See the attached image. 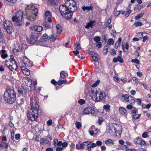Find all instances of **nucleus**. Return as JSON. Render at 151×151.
<instances>
[{
    "label": "nucleus",
    "instance_id": "obj_43",
    "mask_svg": "<svg viewBox=\"0 0 151 151\" xmlns=\"http://www.w3.org/2000/svg\"><path fill=\"white\" fill-rule=\"evenodd\" d=\"M110 106L109 105H106L104 106L103 108L104 109L107 111H108L110 108Z\"/></svg>",
    "mask_w": 151,
    "mask_h": 151
},
{
    "label": "nucleus",
    "instance_id": "obj_64",
    "mask_svg": "<svg viewBox=\"0 0 151 151\" xmlns=\"http://www.w3.org/2000/svg\"><path fill=\"white\" fill-rule=\"evenodd\" d=\"M63 150L62 147H58L56 148V151H61Z\"/></svg>",
    "mask_w": 151,
    "mask_h": 151
},
{
    "label": "nucleus",
    "instance_id": "obj_27",
    "mask_svg": "<svg viewBox=\"0 0 151 151\" xmlns=\"http://www.w3.org/2000/svg\"><path fill=\"white\" fill-rule=\"evenodd\" d=\"M119 111L122 114H124L126 113L127 112L126 109L122 107H120L119 108Z\"/></svg>",
    "mask_w": 151,
    "mask_h": 151
},
{
    "label": "nucleus",
    "instance_id": "obj_28",
    "mask_svg": "<svg viewBox=\"0 0 151 151\" xmlns=\"http://www.w3.org/2000/svg\"><path fill=\"white\" fill-rule=\"evenodd\" d=\"M56 29L57 32L58 33H60L62 31V28L61 26L59 24H57L56 26Z\"/></svg>",
    "mask_w": 151,
    "mask_h": 151
},
{
    "label": "nucleus",
    "instance_id": "obj_44",
    "mask_svg": "<svg viewBox=\"0 0 151 151\" xmlns=\"http://www.w3.org/2000/svg\"><path fill=\"white\" fill-rule=\"evenodd\" d=\"M76 125L77 128L78 129L80 128L81 126V125L80 123L78 122H76Z\"/></svg>",
    "mask_w": 151,
    "mask_h": 151
},
{
    "label": "nucleus",
    "instance_id": "obj_6",
    "mask_svg": "<svg viewBox=\"0 0 151 151\" xmlns=\"http://www.w3.org/2000/svg\"><path fill=\"white\" fill-rule=\"evenodd\" d=\"M39 37V35L37 33H32L30 39L28 40V42L30 44H34L35 45H38L39 43L38 40V38Z\"/></svg>",
    "mask_w": 151,
    "mask_h": 151
},
{
    "label": "nucleus",
    "instance_id": "obj_56",
    "mask_svg": "<svg viewBox=\"0 0 151 151\" xmlns=\"http://www.w3.org/2000/svg\"><path fill=\"white\" fill-rule=\"evenodd\" d=\"M102 143L101 141H98L96 142V144L97 145V146H100L102 145Z\"/></svg>",
    "mask_w": 151,
    "mask_h": 151
},
{
    "label": "nucleus",
    "instance_id": "obj_11",
    "mask_svg": "<svg viewBox=\"0 0 151 151\" xmlns=\"http://www.w3.org/2000/svg\"><path fill=\"white\" fill-rule=\"evenodd\" d=\"M83 113L86 114L90 113L94 114L95 111L93 107L89 106L84 109Z\"/></svg>",
    "mask_w": 151,
    "mask_h": 151
},
{
    "label": "nucleus",
    "instance_id": "obj_12",
    "mask_svg": "<svg viewBox=\"0 0 151 151\" xmlns=\"http://www.w3.org/2000/svg\"><path fill=\"white\" fill-rule=\"evenodd\" d=\"M12 20L13 22H15V24L17 26H21L23 24L22 19H20V20H19L18 17H16L14 15L12 17Z\"/></svg>",
    "mask_w": 151,
    "mask_h": 151
},
{
    "label": "nucleus",
    "instance_id": "obj_1",
    "mask_svg": "<svg viewBox=\"0 0 151 151\" xmlns=\"http://www.w3.org/2000/svg\"><path fill=\"white\" fill-rule=\"evenodd\" d=\"M16 94L13 88H9L4 92V99L7 102L13 103L16 99Z\"/></svg>",
    "mask_w": 151,
    "mask_h": 151
},
{
    "label": "nucleus",
    "instance_id": "obj_41",
    "mask_svg": "<svg viewBox=\"0 0 151 151\" xmlns=\"http://www.w3.org/2000/svg\"><path fill=\"white\" fill-rule=\"evenodd\" d=\"M108 44L109 45H111L113 44L114 43V41L113 39H110L108 40Z\"/></svg>",
    "mask_w": 151,
    "mask_h": 151
},
{
    "label": "nucleus",
    "instance_id": "obj_31",
    "mask_svg": "<svg viewBox=\"0 0 151 151\" xmlns=\"http://www.w3.org/2000/svg\"><path fill=\"white\" fill-rule=\"evenodd\" d=\"M105 143L108 145L113 144V141L112 140L110 139H109L108 140H106Z\"/></svg>",
    "mask_w": 151,
    "mask_h": 151
},
{
    "label": "nucleus",
    "instance_id": "obj_45",
    "mask_svg": "<svg viewBox=\"0 0 151 151\" xmlns=\"http://www.w3.org/2000/svg\"><path fill=\"white\" fill-rule=\"evenodd\" d=\"M136 27H137L139 26H142V23L141 22H137L134 23Z\"/></svg>",
    "mask_w": 151,
    "mask_h": 151
},
{
    "label": "nucleus",
    "instance_id": "obj_53",
    "mask_svg": "<svg viewBox=\"0 0 151 151\" xmlns=\"http://www.w3.org/2000/svg\"><path fill=\"white\" fill-rule=\"evenodd\" d=\"M10 62H11V63H13V61H15L14 60V57L12 55L10 56V58L9 59Z\"/></svg>",
    "mask_w": 151,
    "mask_h": 151
},
{
    "label": "nucleus",
    "instance_id": "obj_39",
    "mask_svg": "<svg viewBox=\"0 0 151 151\" xmlns=\"http://www.w3.org/2000/svg\"><path fill=\"white\" fill-rule=\"evenodd\" d=\"M94 40L97 43L99 42L101 40V38L97 36L95 37L94 38Z\"/></svg>",
    "mask_w": 151,
    "mask_h": 151
},
{
    "label": "nucleus",
    "instance_id": "obj_4",
    "mask_svg": "<svg viewBox=\"0 0 151 151\" xmlns=\"http://www.w3.org/2000/svg\"><path fill=\"white\" fill-rule=\"evenodd\" d=\"M121 127L119 125L113 124L109 125V132L112 135H116V132L119 134L121 132Z\"/></svg>",
    "mask_w": 151,
    "mask_h": 151
},
{
    "label": "nucleus",
    "instance_id": "obj_62",
    "mask_svg": "<svg viewBox=\"0 0 151 151\" xmlns=\"http://www.w3.org/2000/svg\"><path fill=\"white\" fill-rule=\"evenodd\" d=\"M137 104L139 105H140L141 104V100L139 99H137Z\"/></svg>",
    "mask_w": 151,
    "mask_h": 151
},
{
    "label": "nucleus",
    "instance_id": "obj_9",
    "mask_svg": "<svg viewBox=\"0 0 151 151\" xmlns=\"http://www.w3.org/2000/svg\"><path fill=\"white\" fill-rule=\"evenodd\" d=\"M4 25L6 28L7 33L9 34H11L12 30L11 22L9 21H6L5 22L4 24Z\"/></svg>",
    "mask_w": 151,
    "mask_h": 151
},
{
    "label": "nucleus",
    "instance_id": "obj_8",
    "mask_svg": "<svg viewBox=\"0 0 151 151\" xmlns=\"http://www.w3.org/2000/svg\"><path fill=\"white\" fill-rule=\"evenodd\" d=\"M31 111V112H28L27 117L29 120H31L32 121H34L38 118V112L36 110Z\"/></svg>",
    "mask_w": 151,
    "mask_h": 151
},
{
    "label": "nucleus",
    "instance_id": "obj_40",
    "mask_svg": "<svg viewBox=\"0 0 151 151\" xmlns=\"http://www.w3.org/2000/svg\"><path fill=\"white\" fill-rule=\"evenodd\" d=\"M100 82V81L99 80H97L96 82H95L92 85V86L93 87H96L99 84Z\"/></svg>",
    "mask_w": 151,
    "mask_h": 151
},
{
    "label": "nucleus",
    "instance_id": "obj_22",
    "mask_svg": "<svg viewBox=\"0 0 151 151\" xmlns=\"http://www.w3.org/2000/svg\"><path fill=\"white\" fill-rule=\"evenodd\" d=\"M91 142H89L88 141H85L82 143H81V148L82 149H83L85 148V146H87L88 145H89Z\"/></svg>",
    "mask_w": 151,
    "mask_h": 151
},
{
    "label": "nucleus",
    "instance_id": "obj_60",
    "mask_svg": "<svg viewBox=\"0 0 151 151\" xmlns=\"http://www.w3.org/2000/svg\"><path fill=\"white\" fill-rule=\"evenodd\" d=\"M137 76L139 77H141L143 75L142 73L139 71L137 72Z\"/></svg>",
    "mask_w": 151,
    "mask_h": 151
},
{
    "label": "nucleus",
    "instance_id": "obj_54",
    "mask_svg": "<svg viewBox=\"0 0 151 151\" xmlns=\"http://www.w3.org/2000/svg\"><path fill=\"white\" fill-rule=\"evenodd\" d=\"M148 136L147 133V132H144L142 134V137L145 138L147 137Z\"/></svg>",
    "mask_w": 151,
    "mask_h": 151
},
{
    "label": "nucleus",
    "instance_id": "obj_26",
    "mask_svg": "<svg viewBox=\"0 0 151 151\" xmlns=\"http://www.w3.org/2000/svg\"><path fill=\"white\" fill-rule=\"evenodd\" d=\"M8 147V144L5 143L4 142H3L1 144H0V147L2 148L7 149Z\"/></svg>",
    "mask_w": 151,
    "mask_h": 151
},
{
    "label": "nucleus",
    "instance_id": "obj_55",
    "mask_svg": "<svg viewBox=\"0 0 151 151\" xmlns=\"http://www.w3.org/2000/svg\"><path fill=\"white\" fill-rule=\"evenodd\" d=\"M52 123V120L51 119H49L47 121V124L49 126L51 125Z\"/></svg>",
    "mask_w": 151,
    "mask_h": 151
},
{
    "label": "nucleus",
    "instance_id": "obj_18",
    "mask_svg": "<svg viewBox=\"0 0 151 151\" xmlns=\"http://www.w3.org/2000/svg\"><path fill=\"white\" fill-rule=\"evenodd\" d=\"M14 15L16 17H18L19 20H20V19H22L23 13L21 10H19L15 13Z\"/></svg>",
    "mask_w": 151,
    "mask_h": 151
},
{
    "label": "nucleus",
    "instance_id": "obj_50",
    "mask_svg": "<svg viewBox=\"0 0 151 151\" xmlns=\"http://www.w3.org/2000/svg\"><path fill=\"white\" fill-rule=\"evenodd\" d=\"M111 22V18H109L108 19L106 24V27H107L109 26V25L110 24Z\"/></svg>",
    "mask_w": 151,
    "mask_h": 151
},
{
    "label": "nucleus",
    "instance_id": "obj_47",
    "mask_svg": "<svg viewBox=\"0 0 151 151\" xmlns=\"http://www.w3.org/2000/svg\"><path fill=\"white\" fill-rule=\"evenodd\" d=\"M131 62L132 63H134L136 64H138L139 63V60L137 59H132L131 60Z\"/></svg>",
    "mask_w": 151,
    "mask_h": 151
},
{
    "label": "nucleus",
    "instance_id": "obj_61",
    "mask_svg": "<svg viewBox=\"0 0 151 151\" xmlns=\"http://www.w3.org/2000/svg\"><path fill=\"white\" fill-rule=\"evenodd\" d=\"M88 53L90 55H91V56H92L94 54V53H95V52H94L92 51L89 50L88 51Z\"/></svg>",
    "mask_w": 151,
    "mask_h": 151
},
{
    "label": "nucleus",
    "instance_id": "obj_58",
    "mask_svg": "<svg viewBox=\"0 0 151 151\" xmlns=\"http://www.w3.org/2000/svg\"><path fill=\"white\" fill-rule=\"evenodd\" d=\"M76 148L78 150L82 149V148H81V145L79 144H77L76 145Z\"/></svg>",
    "mask_w": 151,
    "mask_h": 151
},
{
    "label": "nucleus",
    "instance_id": "obj_19",
    "mask_svg": "<svg viewBox=\"0 0 151 151\" xmlns=\"http://www.w3.org/2000/svg\"><path fill=\"white\" fill-rule=\"evenodd\" d=\"M21 70L22 73L27 76H29L30 74L29 70L25 67H22Z\"/></svg>",
    "mask_w": 151,
    "mask_h": 151
},
{
    "label": "nucleus",
    "instance_id": "obj_14",
    "mask_svg": "<svg viewBox=\"0 0 151 151\" xmlns=\"http://www.w3.org/2000/svg\"><path fill=\"white\" fill-rule=\"evenodd\" d=\"M23 61L24 65L28 67H30L33 65L32 62L29 60L26 56L23 58Z\"/></svg>",
    "mask_w": 151,
    "mask_h": 151
},
{
    "label": "nucleus",
    "instance_id": "obj_3",
    "mask_svg": "<svg viewBox=\"0 0 151 151\" xmlns=\"http://www.w3.org/2000/svg\"><path fill=\"white\" fill-rule=\"evenodd\" d=\"M29 10L26 11L27 17L31 21H34L36 18L38 13V10L35 7H31Z\"/></svg>",
    "mask_w": 151,
    "mask_h": 151
},
{
    "label": "nucleus",
    "instance_id": "obj_34",
    "mask_svg": "<svg viewBox=\"0 0 151 151\" xmlns=\"http://www.w3.org/2000/svg\"><path fill=\"white\" fill-rule=\"evenodd\" d=\"M67 81L66 80L59 81L58 82V85H61L63 83H66Z\"/></svg>",
    "mask_w": 151,
    "mask_h": 151
},
{
    "label": "nucleus",
    "instance_id": "obj_36",
    "mask_svg": "<svg viewBox=\"0 0 151 151\" xmlns=\"http://www.w3.org/2000/svg\"><path fill=\"white\" fill-rule=\"evenodd\" d=\"M141 138H137L134 139V142L135 144H140V141L141 140Z\"/></svg>",
    "mask_w": 151,
    "mask_h": 151
},
{
    "label": "nucleus",
    "instance_id": "obj_48",
    "mask_svg": "<svg viewBox=\"0 0 151 151\" xmlns=\"http://www.w3.org/2000/svg\"><path fill=\"white\" fill-rule=\"evenodd\" d=\"M131 11L130 9H128L126 12L125 14V17H127L129 15V14L131 13Z\"/></svg>",
    "mask_w": 151,
    "mask_h": 151
},
{
    "label": "nucleus",
    "instance_id": "obj_46",
    "mask_svg": "<svg viewBox=\"0 0 151 151\" xmlns=\"http://www.w3.org/2000/svg\"><path fill=\"white\" fill-rule=\"evenodd\" d=\"M78 102L81 105H83L85 103V101L83 99H80L78 101Z\"/></svg>",
    "mask_w": 151,
    "mask_h": 151
},
{
    "label": "nucleus",
    "instance_id": "obj_7",
    "mask_svg": "<svg viewBox=\"0 0 151 151\" xmlns=\"http://www.w3.org/2000/svg\"><path fill=\"white\" fill-rule=\"evenodd\" d=\"M30 107L31 110H36L38 111L39 110V105L35 97H32L31 99Z\"/></svg>",
    "mask_w": 151,
    "mask_h": 151
},
{
    "label": "nucleus",
    "instance_id": "obj_32",
    "mask_svg": "<svg viewBox=\"0 0 151 151\" xmlns=\"http://www.w3.org/2000/svg\"><path fill=\"white\" fill-rule=\"evenodd\" d=\"M47 38L49 39V37L48 36L47 34H45L43 35L42 37L41 38L42 41L43 42L45 40V39H47Z\"/></svg>",
    "mask_w": 151,
    "mask_h": 151
},
{
    "label": "nucleus",
    "instance_id": "obj_21",
    "mask_svg": "<svg viewBox=\"0 0 151 151\" xmlns=\"http://www.w3.org/2000/svg\"><path fill=\"white\" fill-rule=\"evenodd\" d=\"M0 53L1 54V58H6L8 56L5 50H1L0 51Z\"/></svg>",
    "mask_w": 151,
    "mask_h": 151
},
{
    "label": "nucleus",
    "instance_id": "obj_10",
    "mask_svg": "<svg viewBox=\"0 0 151 151\" xmlns=\"http://www.w3.org/2000/svg\"><path fill=\"white\" fill-rule=\"evenodd\" d=\"M22 80V82L25 83L27 86L29 87L30 90H31L32 87V81L31 79L28 78H24Z\"/></svg>",
    "mask_w": 151,
    "mask_h": 151
},
{
    "label": "nucleus",
    "instance_id": "obj_52",
    "mask_svg": "<svg viewBox=\"0 0 151 151\" xmlns=\"http://www.w3.org/2000/svg\"><path fill=\"white\" fill-rule=\"evenodd\" d=\"M137 110V109L136 108H133L132 110V113L133 114H136Z\"/></svg>",
    "mask_w": 151,
    "mask_h": 151
},
{
    "label": "nucleus",
    "instance_id": "obj_37",
    "mask_svg": "<svg viewBox=\"0 0 151 151\" xmlns=\"http://www.w3.org/2000/svg\"><path fill=\"white\" fill-rule=\"evenodd\" d=\"M144 14V13H141L137 16H136L135 17L134 19L136 20H138L140 18L142 17L143 16Z\"/></svg>",
    "mask_w": 151,
    "mask_h": 151
},
{
    "label": "nucleus",
    "instance_id": "obj_20",
    "mask_svg": "<svg viewBox=\"0 0 151 151\" xmlns=\"http://www.w3.org/2000/svg\"><path fill=\"white\" fill-rule=\"evenodd\" d=\"M120 98L122 101H126L127 102L129 101V97L127 94L124 95L123 94H121L120 95Z\"/></svg>",
    "mask_w": 151,
    "mask_h": 151
},
{
    "label": "nucleus",
    "instance_id": "obj_25",
    "mask_svg": "<svg viewBox=\"0 0 151 151\" xmlns=\"http://www.w3.org/2000/svg\"><path fill=\"white\" fill-rule=\"evenodd\" d=\"M95 22L93 21H91L89 23H88L85 26L86 28L88 29L89 27L92 28L93 26V24Z\"/></svg>",
    "mask_w": 151,
    "mask_h": 151
},
{
    "label": "nucleus",
    "instance_id": "obj_17",
    "mask_svg": "<svg viewBox=\"0 0 151 151\" xmlns=\"http://www.w3.org/2000/svg\"><path fill=\"white\" fill-rule=\"evenodd\" d=\"M59 10L61 14L62 15L63 14H64V12H67L68 10V8L66 6V4L61 5L59 6Z\"/></svg>",
    "mask_w": 151,
    "mask_h": 151
},
{
    "label": "nucleus",
    "instance_id": "obj_29",
    "mask_svg": "<svg viewBox=\"0 0 151 151\" xmlns=\"http://www.w3.org/2000/svg\"><path fill=\"white\" fill-rule=\"evenodd\" d=\"M48 141L47 140L46 138H42L41 139V141L40 142V144L41 145H43L44 144L48 143Z\"/></svg>",
    "mask_w": 151,
    "mask_h": 151
},
{
    "label": "nucleus",
    "instance_id": "obj_24",
    "mask_svg": "<svg viewBox=\"0 0 151 151\" xmlns=\"http://www.w3.org/2000/svg\"><path fill=\"white\" fill-rule=\"evenodd\" d=\"M91 57L92 58L94 62L97 61L99 58V55L98 54L96 53H94V54L91 56Z\"/></svg>",
    "mask_w": 151,
    "mask_h": 151
},
{
    "label": "nucleus",
    "instance_id": "obj_13",
    "mask_svg": "<svg viewBox=\"0 0 151 151\" xmlns=\"http://www.w3.org/2000/svg\"><path fill=\"white\" fill-rule=\"evenodd\" d=\"M74 12H71L67 11V12L63 14L62 16L66 19H71L73 15V13Z\"/></svg>",
    "mask_w": 151,
    "mask_h": 151
},
{
    "label": "nucleus",
    "instance_id": "obj_42",
    "mask_svg": "<svg viewBox=\"0 0 151 151\" xmlns=\"http://www.w3.org/2000/svg\"><path fill=\"white\" fill-rule=\"evenodd\" d=\"M56 39V37L53 35H52L51 37H49V39H50L51 41H55Z\"/></svg>",
    "mask_w": 151,
    "mask_h": 151
},
{
    "label": "nucleus",
    "instance_id": "obj_30",
    "mask_svg": "<svg viewBox=\"0 0 151 151\" xmlns=\"http://www.w3.org/2000/svg\"><path fill=\"white\" fill-rule=\"evenodd\" d=\"M4 35L0 29V43L4 42Z\"/></svg>",
    "mask_w": 151,
    "mask_h": 151
},
{
    "label": "nucleus",
    "instance_id": "obj_35",
    "mask_svg": "<svg viewBox=\"0 0 151 151\" xmlns=\"http://www.w3.org/2000/svg\"><path fill=\"white\" fill-rule=\"evenodd\" d=\"M141 115L140 114H135L133 116V119L136 120V119L139 118L140 117Z\"/></svg>",
    "mask_w": 151,
    "mask_h": 151
},
{
    "label": "nucleus",
    "instance_id": "obj_63",
    "mask_svg": "<svg viewBox=\"0 0 151 151\" xmlns=\"http://www.w3.org/2000/svg\"><path fill=\"white\" fill-rule=\"evenodd\" d=\"M120 45V43H119L118 42H116L115 44V48H117Z\"/></svg>",
    "mask_w": 151,
    "mask_h": 151
},
{
    "label": "nucleus",
    "instance_id": "obj_38",
    "mask_svg": "<svg viewBox=\"0 0 151 151\" xmlns=\"http://www.w3.org/2000/svg\"><path fill=\"white\" fill-rule=\"evenodd\" d=\"M65 72L64 71H62L60 73V77L64 79L65 78L66 76L65 75Z\"/></svg>",
    "mask_w": 151,
    "mask_h": 151
},
{
    "label": "nucleus",
    "instance_id": "obj_51",
    "mask_svg": "<svg viewBox=\"0 0 151 151\" xmlns=\"http://www.w3.org/2000/svg\"><path fill=\"white\" fill-rule=\"evenodd\" d=\"M111 33L113 37H114L116 36V31L115 30H112L111 32Z\"/></svg>",
    "mask_w": 151,
    "mask_h": 151
},
{
    "label": "nucleus",
    "instance_id": "obj_2",
    "mask_svg": "<svg viewBox=\"0 0 151 151\" xmlns=\"http://www.w3.org/2000/svg\"><path fill=\"white\" fill-rule=\"evenodd\" d=\"M90 96L92 99L96 101L104 99L106 98L105 94L101 91H97L96 89H92L90 91Z\"/></svg>",
    "mask_w": 151,
    "mask_h": 151
},
{
    "label": "nucleus",
    "instance_id": "obj_5",
    "mask_svg": "<svg viewBox=\"0 0 151 151\" xmlns=\"http://www.w3.org/2000/svg\"><path fill=\"white\" fill-rule=\"evenodd\" d=\"M68 10L71 12H75L76 10V2L73 0H67L65 3Z\"/></svg>",
    "mask_w": 151,
    "mask_h": 151
},
{
    "label": "nucleus",
    "instance_id": "obj_15",
    "mask_svg": "<svg viewBox=\"0 0 151 151\" xmlns=\"http://www.w3.org/2000/svg\"><path fill=\"white\" fill-rule=\"evenodd\" d=\"M45 18L46 20L49 22H52L51 18L52 17L51 13L49 11H46L45 12Z\"/></svg>",
    "mask_w": 151,
    "mask_h": 151
},
{
    "label": "nucleus",
    "instance_id": "obj_59",
    "mask_svg": "<svg viewBox=\"0 0 151 151\" xmlns=\"http://www.w3.org/2000/svg\"><path fill=\"white\" fill-rule=\"evenodd\" d=\"M15 138L16 139H19L20 137V135L19 134H17L15 135Z\"/></svg>",
    "mask_w": 151,
    "mask_h": 151
},
{
    "label": "nucleus",
    "instance_id": "obj_49",
    "mask_svg": "<svg viewBox=\"0 0 151 151\" xmlns=\"http://www.w3.org/2000/svg\"><path fill=\"white\" fill-rule=\"evenodd\" d=\"M118 58V61H119L120 63H122L123 62V60L122 57L119 56H118L117 57Z\"/></svg>",
    "mask_w": 151,
    "mask_h": 151
},
{
    "label": "nucleus",
    "instance_id": "obj_57",
    "mask_svg": "<svg viewBox=\"0 0 151 151\" xmlns=\"http://www.w3.org/2000/svg\"><path fill=\"white\" fill-rule=\"evenodd\" d=\"M58 142V140L57 139H55L54 140V145L55 146H56Z\"/></svg>",
    "mask_w": 151,
    "mask_h": 151
},
{
    "label": "nucleus",
    "instance_id": "obj_16",
    "mask_svg": "<svg viewBox=\"0 0 151 151\" xmlns=\"http://www.w3.org/2000/svg\"><path fill=\"white\" fill-rule=\"evenodd\" d=\"M12 63V65L11 64L8 65V64H6V65L11 71H13L16 70L17 66L15 61H13V63Z\"/></svg>",
    "mask_w": 151,
    "mask_h": 151
},
{
    "label": "nucleus",
    "instance_id": "obj_23",
    "mask_svg": "<svg viewBox=\"0 0 151 151\" xmlns=\"http://www.w3.org/2000/svg\"><path fill=\"white\" fill-rule=\"evenodd\" d=\"M33 29L35 31L38 32H41L43 29L42 27L40 26H34Z\"/></svg>",
    "mask_w": 151,
    "mask_h": 151
},
{
    "label": "nucleus",
    "instance_id": "obj_33",
    "mask_svg": "<svg viewBox=\"0 0 151 151\" xmlns=\"http://www.w3.org/2000/svg\"><path fill=\"white\" fill-rule=\"evenodd\" d=\"M93 8V7L92 6H84L83 7V9L84 11H85L86 10L90 11L92 10Z\"/></svg>",
    "mask_w": 151,
    "mask_h": 151
}]
</instances>
